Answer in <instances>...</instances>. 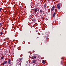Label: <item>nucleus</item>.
Wrapping results in <instances>:
<instances>
[{
    "label": "nucleus",
    "mask_w": 66,
    "mask_h": 66,
    "mask_svg": "<svg viewBox=\"0 0 66 66\" xmlns=\"http://www.w3.org/2000/svg\"><path fill=\"white\" fill-rule=\"evenodd\" d=\"M7 63V61H5L4 62H3L2 64H1V65H5L6 63Z\"/></svg>",
    "instance_id": "obj_1"
},
{
    "label": "nucleus",
    "mask_w": 66,
    "mask_h": 66,
    "mask_svg": "<svg viewBox=\"0 0 66 66\" xmlns=\"http://www.w3.org/2000/svg\"><path fill=\"white\" fill-rule=\"evenodd\" d=\"M57 8L58 10L60 9V4H58L57 5Z\"/></svg>",
    "instance_id": "obj_2"
},
{
    "label": "nucleus",
    "mask_w": 66,
    "mask_h": 66,
    "mask_svg": "<svg viewBox=\"0 0 66 66\" xmlns=\"http://www.w3.org/2000/svg\"><path fill=\"white\" fill-rule=\"evenodd\" d=\"M23 58H19V60H20V65H21V60H22Z\"/></svg>",
    "instance_id": "obj_3"
},
{
    "label": "nucleus",
    "mask_w": 66,
    "mask_h": 66,
    "mask_svg": "<svg viewBox=\"0 0 66 66\" xmlns=\"http://www.w3.org/2000/svg\"><path fill=\"white\" fill-rule=\"evenodd\" d=\"M54 8H55L54 6H53L52 7L51 9V11H53L54 10Z\"/></svg>",
    "instance_id": "obj_4"
},
{
    "label": "nucleus",
    "mask_w": 66,
    "mask_h": 66,
    "mask_svg": "<svg viewBox=\"0 0 66 66\" xmlns=\"http://www.w3.org/2000/svg\"><path fill=\"white\" fill-rule=\"evenodd\" d=\"M38 9V8H36L34 9V12H37V11H38V10H37Z\"/></svg>",
    "instance_id": "obj_5"
},
{
    "label": "nucleus",
    "mask_w": 66,
    "mask_h": 66,
    "mask_svg": "<svg viewBox=\"0 0 66 66\" xmlns=\"http://www.w3.org/2000/svg\"><path fill=\"white\" fill-rule=\"evenodd\" d=\"M32 59H36V56H34L31 57Z\"/></svg>",
    "instance_id": "obj_6"
},
{
    "label": "nucleus",
    "mask_w": 66,
    "mask_h": 66,
    "mask_svg": "<svg viewBox=\"0 0 66 66\" xmlns=\"http://www.w3.org/2000/svg\"><path fill=\"white\" fill-rule=\"evenodd\" d=\"M8 64H10V63L11 62V59H9L8 60Z\"/></svg>",
    "instance_id": "obj_7"
},
{
    "label": "nucleus",
    "mask_w": 66,
    "mask_h": 66,
    "mask_svg": "<svg viewBox=\"0 0 66 66\" xmlns=\"http://www.w3.org/2000/svg\"><path fill=\"white\" fill-rule=\"evenodd\" d=\"M53 16L54 17H55V12L53 14Z\"/></svg>",
    "instance_id": "obj_8"
},
{
    "label": "nucleus",
    "mask_w": 66,
    "mask_h": 66,
    "mask_svg": "<svg viewBox=\"0 0 66 66\" xmlns=\"http://www.w3.org/2000/svg\"><path fill=\"white\" fill-rule=\"evenodd\" d=\"M4 58V56H2L1 58V59L2 60H3V59Z\"/></svg>",
    "instance_id": "obj_9"
},
{
    "label": "nucleus",
    "mask_w": 66,
    "mask_h": 66,
    "mask_svg": "<svg viewBox=\"0 0 66 66\" xmlns=\"http://www.w3.org/2000/svg\"><path fill=\"white\" fill-rule=\"evenodd\" d=\"M44 7L45 9H46V4H45L44 6Z\"/></svg>",
    "instance_id": "obj_10"
},
{
    "label": "nucleus",
    "mask_w": 66,
    "mask_h": 66,
    "mask_svg": "<svg viewBox=\"0 0 66 66\" xmlns=\"http://www.w3.org/2000/svg\"><path fill=\"white\" fill-rule=\"evenodd\" d=\"M32 21L34 22H35V21H36V20L35 19H32Z\"/></svg>",
    "instance_id": "obj_11"
},
{
    "label": "nucleus",
    "mask_w": 66,
    "mask_h": 66,
    "mask_svg": "<svg viewBox=\"0 0 66 66\" xmlns=\"http://www.w3.org/2000/svg\"><path fill=\"white\" fill-rule=\"evenodd\" d=\"M32 63H35V60H34L33 61Z\"/></svg>",
    "instance_id": "obj_12"
},
{
    "label": "nucleus",
    "mask_w": 66,
    "mask_h": 66,
    "mask_svg": "<svg viewBox=\"0 0 66 66\" xmlns=\"http://www.w3.org/2000/svg\"><path fill=\"white\" fill-rule=\"evenodd\" d=\"M2 26V23L0 22V27Z\"/></svg>",
    "instance_id": "obj_13"
},
{
    "label": "nucleus",
    "mask_w": 66,
    "mask_h": 66,
    "mask_svg": "<svg viewBox=\"0 0 66 66\" xmlns=\"http://www.w3.org/2000/svg\"><path fill=\"white\" fill-rule=\"evenodd\" d=\"M40 13H43V11L42 10H40Z\"/></svg>",
    "instance_id": "obj_14"
},
{
    "label": "nucleus",
    "mask_w": 66,
    "mask_h": 66,
    "mask_svg": "<svg viewBox=\"0 0 66 66\" xmlns=\"http://www.w3.org/2000/svg\"><path fill=\"white\" fill-rule=\"evenodd\" d=\"M0 34H1V35H2L3 34V32H1L0 33Z\"/></svg>",
    "instance_id": "obj_15"
},
{
    "label": "nucleus",
    "mask_w": 66,
    "mask_h": 66,
    "mask_svg": "<svg viewBox=\"0 0 66 66\" xmlns=\"http://www.w3.org/2000/svg\"><path fill=\"white\" fill-rule=\"evenodd\" d=\"M45 62V60H43V61L42 62V63H44Z\"/></svg>",
    "instance_id": "obj_16"
},
{
    "label": "nucleus",
    "mask_w": 66,
    "mask_h": 66,
    "mask_svg": "<svg viewBox=\"0 0 66 66\" xmlns=\"http://www.w3.org/2000/svg\"><path fill=\"white\" fill-rule=\"evenodd\" d=\"M2 10V8H0V11H1Z\"/></svg>",
    "instance_id": "obj_17"
},
{
    "label": "nucleus",
    "mask_w": 66,
    "mask_h": 66,
    "mask_svg": "<svg viewBox=\"0 0 66 66\" xmlns=\"http://www.w3.org/2000/svg\"><path fill=\"white\" fill-rule=\"evenodd\" d=\"M62 61H61V65H62V64H62Z\"/></svg>",
    "instance_id": "obj_18"
},
{
    "label": "nucleus",
    "mask_w": 66,
    "mask_h": 66,
    "mask_svg": "<svg viewBox=\"0 0 66 66\" xmlns=\"http://www.w3.org/2000/svg\"><path fill=\"white\" fill-rule=\"evenodd\" d=\"M38 34H39V35H40V34H39V33H38Z\"/></svg>",
    "instance_id": "obj_19"
},
{
    "label": "nucleus",
    "mask_w": 66,
    "mask_h": 66,
    "mask_svg": "<svg viewBox=\"0 0 66 66\" xmlns=\"http://www.w3.org/2000/svg\"><path fill=\"white\" fill-rule=\"evenodd\" d=\"M44 64H45V63H46V62H44L43 63Z\"/></svg>",
    "instance_id": "obj_20"
},
{
    "label": "nucleus",
    "mask_w": 66,
    "mask_h": 66,
    "mask_svg": "<svg viewBox=\"0 0 66 66\" xmlns=\"http://www.w3.org/2000/svg\"><path fill=\"white\" fill-rule=\"evenodd\" d=\"M55 11H56V12L57 11V10H56V9L55 10Z\"/></svg>",
    "instance_id": "obj_21"
},
{
    "label": "nucleus",
    "mask_w": 66,
    "mask_h": 66,
    "mask_svg": "<svg viewBox=\"0 0 66 66\" xmlns=\"http://www.w3.org/2000/svg\"><path fill=\"white\" fill-rule=\"evenodd\" d=\"M61 59H62V60L64 59L63 58H61Z\"/></svg>",
    "instance_id": "obj_22"
},
{
    "label": "nucleus",
    "mask_w": 66,
    "mask_h": 66,
    "mask_svg": "<svg viewBox=\"0 0 66 66\" xmlns=\"http://www.w3.org/2000/svg\"><path fill=\"white\" fill-rule=\"evenodd\" d=\"M1 48L0 49V51H1Z\"/></svg>",
    "instance_id": "obj_23"
},
{
    "label": "nucleus",
    "mask_w": 66,
    "mask_h": 66,
    "mask_svg": "<svg viewBox=\"0 0 66 66\" xmlns=\"http://www.w3.org/2000/svg\"><path fill=\"white\" fill-rule=\"evenodd\" d=\"M38 32V31H36V32Z\"/></svg>",
    "instance_id": "obj_24"
},
{
    "label": "nucleus",
    "mask_w": 66,
    "mask_h": 66,
    "mask_svg": "<svg viewBox=\"0 0 66 66\" xmlns=\"http://www.w3.org/2000/svg\"><path fill=\"white\" fill-rule=\"evenodd\" d=\"M28 62V61H27V62H26V63H27Z\"/></svg>",
    "instance_id": "obj_25"
},
{
    "label": "nucleus",
    "mask_w": 66,
    "mask_h": 66,
    "mask_svg": "<svg viewBox=\"0 0 66 66\" xmlns=\"http://www.w3.org/2000/svg\"><path fill=\"white\" fill-rule=\"evenodd\" d=\"M12 5H13V4H12Z\"/></svg>",
    "instance_id": "obj_26"
},
{
    "label": "nucleus",
    "mask_w": 66,
    "mask_h": 66,
    "mask_svg": "<svg viewBox=\"0 0 66 66\" xmlns=\"http://www.w3.org/2000/svg\"><path fill=\"white\" fill-rule=\"evenodd\" d=\"M14 47L15 48V46H14Z\"/></svg>",
    "instance_id": "obj_27"
},
{
    "label": "nucleus",
    "mask_w": 66,
    "mask_h": 66,
    "mask_svg": "<svg viewBox=\"0 0 66 66\" xmlns=\"http://www.w3.org/2000/svg\"><path fill=\"white\" fill-rule=\"evenodd\" d=\"M64 66H66V65H65Z\"/></svg>",
    "instance_id": "obj_28"
},
{
    "label": "nucleus",
    "mask_w": 66,
    "mask_h": 66,
    "mask_svg": "<svg viewBox=\"0 0 66 66\" xmlns=\"http://www.w3.org/2000/svg\"><path fill=\"white\" fill-rule=\"evenodd\" d=\"M1 52V51H0V52Z\"/></svg>",
    "instance_id": "obj_29"
},
{
    "label": "nucleus",
    "mask_w": 66,
    "mask_h": 66,
    "mask_svg": "<svg viewBox=\"0 0 66 66\" xmlns=\"http://www.w3.org/2000/svg\"><path fill=\"white\" fill-rule=\"evenodd\" d=\"M28 53H30V52H28Z\"/></svg>",
    "instance_id": "obj_30"
},
{
    "label": "nucleus",
    "mask_w": 66,
    "mask_h": 66,
    "mask_svg": "<svg viewBox=\"0 0 66 66\" xmlns=\"http://www.w3.org/2000/svg\"><path fill=\"white\" fill-rule=\"evenodd\" d=\"M11 4H12V3H11Z\"/></svg>",
    "instance_id": "obj_31"
},
{
    "label": "nucleus",
    "mask_w": 66,
    "mask_h": 66,
    "mask_svg": "<svg viewBox=\"0 0 66 66\" xmlns=\"http://www.w3.org/2000/svg\"><path fill=\"white\" fill-rule=\"evenodd\" d=\"M30 65H29V66H30Z\"/></svg>",
    "instance_id": "obj_32"
}]
</instances>
